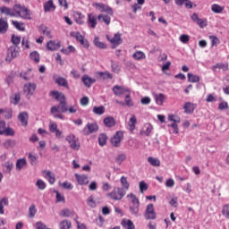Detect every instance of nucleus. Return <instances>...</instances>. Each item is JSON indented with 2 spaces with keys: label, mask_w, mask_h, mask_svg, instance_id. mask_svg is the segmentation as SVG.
Segmentation results:
<instances>
[{
  "label": "nucleus",
  "mask_w": 229,
  "mask_h": 229,
  "mask_svg": "<svg viewBox=\"0 0 229 229\" xmlns=\"http://www.w3.org/2000/svg\"><path fill=\"white\" fill-rule=\"evenodd\" d=\"M65 112H67V105L59 104L57 106H53L50 109L51 115H53L55 119H65V115H64Z\"/></svg>",
  "instance_id": "nucleus-1"
},
{
  "label": "nucleus",
  "mask_w": 229,
  "mask_h": 229,
  "mask_svg": "<svg viewBox=\"0 0 229 229\" xmlns=\"http://www.w3.org/2000/svg\"><path fill=\"white\" fill-rule=\"evenodd\" d=\"M124 196H126V191L119 186L114 187L112 191L106 193V198L113 201H121Z\"/></svg>",
  "instance_id": "nucleus-2"
},
{
  "label": "nucleus",
  "mask_w": 229,
  "mask_h": 229,
  "mask_svg": "<svg viewBox=\"0 0 229 229\" xmlns=\"http://www.w3.org/2000/svg\"><path fill=\"white\" fill-rule=\"evenodd\" d=\"M14 12H16L17 14H19V17H21V19H26L30 21L31 19V13H30V10L26 8L25 6H21V4H15L13 7Z\"/></svg>",
  "instance_id": "nucleus-3"
},
{
  "label": "nucleus",
  "mask_w": 229,
  "mask_h": 229,
  "mask_svg": "<svg viewBox=\"0 0 229 229\" xmlns=\"http://www.w3.org/2000/svg\"><path fill=\"white\" fill-rule=\"evenodd\" d=\"M106 38L110 42V44H112L113 49H115L117 46H121V44H123V38H121V35L119 33L107 35Z\"/></svg>",
  "instance_id": "nucleus-4"
},
{
  "label": "nucleus",
  "mask_w": 229,
  "mask_h": 229,
  "mask_svg": "<svg viewBox=\"0 0 229 229\" xmlns=\"http://www.w3.org/2000/svg\"><path fill=\"white\" fill-rule=\"evenodd\" d=\"M145 219H157V211H155V205L148 204L146 207L145 213H144Z\"/></svg>",
  "instance_id": "nucleus-5"
},
{
  "label": "nucleus",
  "mask_w": 229,
  "mask_h": 229,
  "mask_svg": "<svg viewBox=\"0 0 229 229\" xmlns=\"http://www.w3.org/2000/svg\"><path fill=\"white\" fill-rule=\"evenodd\" d=\"M93 6L96 8V10H98V12L108 13V15H114V10H112L110 6L105 4L94 3Z\"/></svg>",
  "instance_id": "nucleus-6"
},
{
  "label": "nucleus",
  "mask_w": 229,
  "mask_h": 229,
  "mask_svg": "<svg viewBox=\"0 0 229 229\" xmlns=\"http://www.w3.org/2000/svg\"><path fill=\"white\" fill-rule=\"evenodd\" d=\"M70 37L76 38L77 42H80V44L84 47H89V41H87V39H85V38L82 35H81L80 32L72 31L70 33Z\"/></svg>",
  "instance_id": "nucleus-7"
},
{
  "label": "nucleus",
  "mask_w": 229,
  "mask_h": 229,
  "mask_svg": "<svg viewBox=\"0 0 229 229\" xmlns=\"http://www.w3.org/2000/svg\"><path fill=\"white\" fill-rule=\"evenodd\" d=\"M67 142L70 144V147L72 149H80V141L78 140V138L74 136V134H70L66 137Z\"/></svg>",
  "instance_id": "nucleus-8"
},
{
  "label": "nucleus",
  "mask_w": 229,
  "mask_h": 229,
  "mask_svg": "<svg viewBox=\"0 0 229 229\" xmlns=\"http://www.w3.org/2000/svg\"><path fill=\"white\" fill-rule=\"evenodd\" d=\"M123 137H124V133L123 131H116L114 136L111 139L112 146H114V148H119L121 144V140H123Z\"/></svg>",
  "instance_id": "nucleus-9"
},
{
  "label": "nucleus",
  "mask_w": 229,
  "mask_h": 229,
  "mask_svg": "<svg viewBox=\"0 0 229 229\" xmlns=\"http://www.w3.org/2000/svg\"><path fill=\"white\" fill-rule=\"evenodd\" d=\"M48 128L49 131H51V133H55L57 139H62V131L58 129V124L55 122H50Z\"/></svg>",
  "instance_id": "nucleus-10"
},
{
  "label": "nucleus",
  "mask_w": 229,
  "mask_h": 229,
  "mask_svg": "<svg viewBox=\"0 0 229 229\" xmlns=\"http://www.w3.org/2000/svg\"><path fill=\"white\" fill-rule=\"evenodd\" d=\"M50 96L55 98L56 101H59V105H67V102H65V95L64 93L58 91H51Z\"/></svg>",
  "instance_id": "nucleus-11"
},
{
  "label": "nucleus",
  "mask_w": 229,
  "mask_h": 229,
  "mask_svg": "<svg viewBox=\"0 0 229 229\" xmlns=\"http://www.w3.org/2000/svg\"><path fill=\"white\" fill-rule=\"evenodd\" d=\"M99 130V126H98L97 123H88L84 128V134L90 135V133H95Z\"/></svg>",
  "instance_id": "nucleus-12"
},
{
  "label": "nucleus",
  "mask_w": 229,
  "mask_h": 229,
  "mask_svg": "<svg viewBox=\"0 0 229 229\" xmlns=\"http://www.w3.org/2000/svg\"><path fill=\"white\" fill-rule=\"evenodd\" d=\"M113 92L115 96H126L130 92V89L124 86H114Z\"/></svg>",
  "instance_id": "nucleus-13"
},
{
  "label": "nucleus",
  "mask_w": 229,
  "mask_h": 229,
  "mask_svg": "<svg viewBox=\"0 0 229 229\" xmlns=\"http://www.w3.org/2000/svg\"><path fill=\"white\" fill-rule=\"evenodd\" d=\"M17 56H19V51L15 47H11L7 50L5 60L6 62H11L13 60V58H17Z\"/></svg>",
  "instance_id": "nucleus-14"
},
{
  "label": "nucleus",
  "mask_w": 229,
  "mask_h": 229,
  "mask_svg": "<svg viewBox=\"0 0 229 229\" xmlns=\"http://www.w3.org/2000/svg\"><path fill=\"white\" fill-rule=\"evenodd\" d=\"M191 21L196 22L200 28H205L207 26V19H200L196 13L191 15Z\"/></svg>",
  "instance_id": "nucleus-15"
},
{
  "label": "nucleus",
  "mask_w": 229,
  "mask_h": 229,
  "mask_svg": "<svg viewBox=\"0 0 229 229\" xmlns=\"http://www.w3.org/2000/svg\"><path fill=\"white\" fill-rule=\"evenodd\" d=\"M37 89V84L35 83H27L23 87V92L27 94L28 96H33V93Z\"/></svg>",
  "instance_id": "nucleus-16"
},
{
  "label": "nucleus",
  "mask_w": 229,
  "mask_h": 229,
  "mask_svg": "<svg viewBox=\"0 0 229 229\" xmlns=\"http://www.w3.org/2000/svg\"><path fill=\"white\" fill-rule=\"evenodd\" d=\"M154 99L159 106H162L164 103L167 100V96L163 93H157L154 95Z\"/></svg>",
  "instance_id": "nucleus-17"
},
{
  "label": "nucleus",
  "mask_w": 229,
  "mask_h": 229,
  "mask_svg": "<svg viewBox=\"0 0 229 229\" xmlns=\"http://www.w3.org/2000/svg\"><path fill=\"white\" fill-rule=\"evenodd\" d=\"M98 16L94 13H89L88 14V24L89 26V28H92L94 30V28H96V26H98Z\"/></svg>",
  "instance_id": "nucleus-18"
},
{
  "label": "nucleus",
  "mask_w": 229,
  "mask_h": 229,
  "mask_svg": "<svg viewBox=\"0 0 229 229\" xmlns=\"http://www.w3.org/2000/svg\"><path fill=\"white\" fill-rule=\"evenodd\" d=\"M127 124L129 131H131V133H133L137 124V116H135V114H131Z\"/></svg>",
  "instance_id": "nucleus-19"
},
{
  "label": "nucleus",
  "mask_w": 229,
  "mask_h": 229,
  "mask_svg": "<svg viewBox=\"0 0 229 229\" xmlns=\"http://www.w3.org/2000/svg\"><path fill=\"white\" fill-rule=\"evenodd\" d=\"M75 178L79 185H89V176L85 174H75Z\"/></svg>",
  "instance_id": "nucleus-20"
},
{
  "label": "nucleus",
  "mask_w": 229,
  "mask_h": 229,
  "mask_svg": "<svg viewBox=\"0 0 229 229\" xmlns=\"http://www.w3.org/2000/svg\"><path fill=\"white\" fill-rule=\"evenodd\" d=\"M183 110L185 114H192L196 110V104L191 102H186L183 105Z\"/></svg>",
  "instance_id": "nucleus-21"
},
{
  "label": "nucleus",
  "mask_w": 229,
  "mask_h": 229,
  "mask_svg": "<svg viewBox=\"0 0 229 229\" xmlns=\"http://www.w3.org/2000/svg\"><path fill=\"white\" fill-rule=\"evenodd\" d=\"M112 17V15L110 14H98V19L100 22H105L106 24V26H108L112 21V19L110 18Z\"/></svg>",
  "instance_id": "nucleus-22"
},
{
  "label": "nucleus",
  "mask_w": 229,
  "mask_h": 229,
  "mask_svg": "<svg viewBox=\"0 0 229 229\" xmlns=\"http://www.w3.org/2000/svg\"><path fill=\"white\" fill-rule=\"evenodd\" d=\"M121 225L123 226V228H126V229H135V225L133 224V222L130 219H126L123 218L121 222Z\"/></svg>",
  "instance_id": "nucleus-23"
},
{
  "label": "nucleus",
  "mask_w": 229,
  "mask_h": 229,
  "mask_svg": "<svg viewBox=\"0 0 229 229\" xmlns=\"http://www.w3.org/2000/svg\"><path fill=\"white\" fill-rule=\"evenodd\" d=\"M73 19L77 24H83L85 22V15L81 14V13L75 12Z\"/></svg>",
  "instance_id": "nucleus-24"
},
{
  "label": "nucleus",
  "mask_w": 229,
  "mask_h": 229,
  "mask_svg": "<svg viewBox=\"0 0 229 229\" xmlns=\"http://www.w3.org/2000/svg\"><path fill=\"white\" fill-rule=\"evenodd\" d=\"M47 47L49 51H56V49H60V41H49L47 45Z\"/></svg>",
  "instance_id": "nucleus-25"
},
{
  "label": "nucleus",
  "mask_w": 229,
  "mask_h": 229,
  "mask_svg": "<svg viewBox=\"0 0 229 229\" xmlns=\"http://www.w3.org/2000/svg\"><path fill=\"white\" fill-rule=\"evenodd\" d=\"M0 13H4V15H8L9 17H15V13L6 6H0Z\"/></svg>",
  "instance_id": "nucleus-26"
},
{
  "label": "nucleus",
  "mask_w": 229,
  "mask_h": 229,
  "mask_svg": "<svg viewBox=\"0 0 229 229\" xmlns=\"http://www.w3.org/2000/svg\"><path fill=\"white\" fill-rule=\"evenodd\" d=\"M81 81L84 83L85 87L89 88L92 83H96V80L89 77V75H84L81 78Z\"/></svg>",
  "instance_id": "nucleus-27"
},
{
  "label": "nucleus",
  "mask_w": 229,
  "mask_h": 229,
  "mask_svg": "<svg viewBox=\"0 0 229 229\" xmlns=\"http://www.w3.org/2000/svg\"><path fill=\"white\" fill-rule=\"evenodd\" d=\"M56 6L53 3V0H48L47 3L44 4V10L45 12H55Z\"/></svg>",
  "instance_id": "nucleus-28"
},
{
  "label": "nucleus",
  "mask_w": 229,
  "mask_h": 229,
  "mask_svg": "<svg viewBox=\"0 0 229 229\" xmlns=\"http://www.w3.org/2000/svg\"><path fill=\"white\" fill-rule=\"evenodd\" d=\"M43 174H45V178L48 180L49 183L53 185L55 182H56V179L55 178V174L51 173L50 171H44Z\"/></svg>",
  "instance_id": "nucleus-29"
},
{
  "label": "nucleus",
  "mask_w": 229,
  "mask_h": 229,
  "mask_svg": "<svg viewBox=\"0 0 229 229\" xmlns=\"http://www.w3.org/2000/svg\"><path fill=\"white\" fill-rule=\"evenodd\" d=\"M18 119L21 126H28V113L22 112L19 114Z\"/></svg>",
  "instance_id": "nucleus-30"
},
{
  "label": "nucleus",
  "mask_w": 229,
  "mask_h": 229,
  "mask_svg": "<svg viewBox=\"0 0 229 229\" xmlns=\"http://www.w3.org/2000/svg\"><path fill=\"white\" fill-rule=\"evenodd\" d=\"M104 124L107 128H112L115 126V119H114L112 116H107L104 119Z\"/></svg>",
  "instance_id": "nucleus-31"
},
{
  "label": "nucleus",
  "mask_w": 229,
  "mask_h": 229,
  "mask_svg": "<svg viewBox=\"0 0 229 229\" xmlns=\"http://www.w3.org/2000/svg\"><path fill=\"white\" fill-rule=\"evenodd\" d=\"M12 24H13V26H14V28H16V30H18L19 31H25V30H26V27H25V25H24V22L13 20V21H12Z\"/></svg>",
  "instance_id": "nucleus-32"
},
{
  "label": "nucleus",
  "mask_w": 229,
  "mask_h": 229,
  "mask_svg": "<svg viewBox=\"0 0 229 229\" xmlns=\"http://www.w3.org/2000/svg\"><path fill=\"white\" fill-rule=\"evenodd\" d=\"M120 183L123 191H128V189H130V182H128V178H126L125 176L121 177Z\"/></svg>",
  "instance_id": "nucleus-33"
},
{
  "label": "nucleus",
  "mask_w": 229,
  "mask_h": 229,
  "mask_svg": "<svg viewBox=\"0 0 229 229\" xmlns=\"http://www.w3.org/2000/svg\"><path fill=\"white\" fill-rule=\"evenodd\" d=\"M8 31V21H4V19H0V33H6Z\"/></svg>",
  "instance_id": "nucleus-34"
},
{
  "label": "nucleus",
  "mask_w": 229,
  "mask_h": 229,
  "mask_svg": "<svg viewBox=\"0 0 229 229\" xmlns=\"http://www.w3.org/2000/svg\"><path fill=\"white\" fill-rule=\"evenodd\" d=\"M72 224L69 220H63L59 223L60 229H71Z\"/></svg>",
  "instance_id": "nucleus-35"
},
{
  "label": "nucleus",
  "mask_w": 229,
  "mask_h": 229,
  "mask_svg": "<svg viewBox=\"0 0 229 229\" xmlns=\"http://www.w3.org/2000/svg\"><path fill=\"white\" fill-rule=\"evenodd\" d=\"M132 58L134 60H145L146 58V54H144V52L142 51H136L133 55H132Z\"/></svg>",
  "instance_id": "nucleus-36"
},
{
  "label": "nucleus",
  "mask_w": 229,
  "mask_h": 229,
  "mask_svg": "<svg viewBox=\"0 0 229 229\" xmlns=\"http://www.w3.org/2000/svg\"><path fill=\"white\" fill-rule=\"evenodd\" d=\"M8 199L7 198H3L0 200V214H4V207H8Z\"/></svg>",
  "instance_id": "nucleus-37"
},
{
  "label": "nucleus",
  "mask_w": 229,
  "mask_h": 229,
  "mask_svg": "<svg viewBox=\"0 0 229 229\" xmlns=\"http://www.w3.org/2000/svg\"><path fill=\"white\" fill-rule=\"evenodd\" d=\"M55 83H58L61 87H65L66 89H69V84L67 83V80L64 77H58L55 80Z\"/></svg>",
  "instance_id": "nucleus-38"
},
{
  "label": "nucleus",
  "mask_w": 229,
  "mask_h": 229,
  "mask_svg": "<svg viewBox=\"0 0 229 229\" xmlns=\"http://www.w3.org/2000/svg\"><path fill=\"white\" fill-rule=\"evenodd\" d=\"M211 10L212 12H214V13H223V11L225 10V7L217 4H214L211 6Z\"/></svg>",
  "instance_id": "nucleus-39"
},
{
  "label": "nucleus",
  "mask_w": 229,
  "mask_h": 229,
  "mask_svg": "<svg viewBox=\"0 0 229 229\" xmlns=\"http://www.w3.org/2000/svg\"><path fill=\"white\" fill-rule=\"evenodd\" d=\"M26 158L18 159L16 162V169H18V171H21L22 167H26Z\"/></svg>",
  "instance_id": "nucleus-40"
},
{
  "label": "nucleus",
  "mask_w": 229,
  "mask_h": 229,
  "mask_svg": "<svg viewBox=\"0 0 229 229\" xmlns=\"http://www.w3.org/2000/svg\"><path fill=\"white\" fill-rule=\"evenodd\" d=\"M72 214L73 212L69 208H64L59 212V216H61V217H71Z\"/></svg>",
  "instance_id": "nucleus-41"
},
{
  "label": "nucleus",
  "mask_w": 229,
  "mask_h": 229,
  "mask_svg": "<svg viewBox=\"0 0 229 229\" xmlns=\"http://www.w3.org/2000/svg\"><path fill=\"white\" fill-rule=\"evenodd\" d=\"M217 69H222V71H228V63L215 64L213 66V71H217Z\"/></svg>",
  "instance_id": "nucleus-42"
},
{
  "label": "nucleus",
  "mask_w": 229,
  "mask_h": 229,
  "mask_svg": "<svg viewBox=\"0 0 229 229\" xmlns=\"http://www.w3.org/2000/svg\"><path fill=\"white\" fill-rule=\"evenodd\" d=\"M148 162L154 167H160V160L158 158L149 157Z\"/></svg>",
  "instance_id": "nucleus-43"
},
{
  "label": "nucleus",
  "mask_w": 229,
  "mask_h": 229,
  "mask_svg": "<svg viewBox=\"0 0 229 229\" xmlns=\"http://www.w3.org/2000/svg\"><path fill=\"white\" fill-rule=\"evenodd\" d=\"M188 81H190V83H199V76L188 73Z\"/></svg>",
  "instance_id": "nucleus-44"
},
{
  "label": "nucleus",
  "mask_w": 229,
  "mask_h": 229,
  "mask_svg": "<svg viewBox=\"0 0 229 229\" xmlns=\"http://www.w3.org/2000/svg\"><path fill=\"white\" fill-rule=\"evenodd\" d=\"M93 114H96L97 115H103V114H105V106H94Z\"/></svg>",
  "instance_id": "nucleus-45"
},
{
  "label": "nucleus",
  "mask_w": 229,
  "mask_h": 229,
  "mask_svg": "<svg viewBox=\"0 0 229 229\" xmlns=\"http://www.w3.org/2000/svg\"><path fill=\"white\" fill-rule=\"evenodd\" d=\"M93 42H94L96 47H99V49H106V44L101 42L99 40V38H95Z\"/></svg>",
  "instance_id": "nucleus-46"
},
{
  "label": "nucleus",
  "mask_w": 229,
  "mask_h": 229,
  "mask_svg": "<svg viewBox=\"0 0 229 229\" xmlns=\"http://www.w3.org/2000/svg\"><path fill=\"white\" fill-rule=\"evenodd\" d=\"M128 199L131 201V205L139 204V199L133 193H130L127 195Z\"/></svg>",
  "instance_id": "nucleus-47"
},
{
  "label": "nucleus",
  "mask_w": 229,
  "mask_h": 229,
  "mask_svg": "<svg viewBox=\"0 0 229 229\" xmlns=\"http://www.w3.org/2000/svg\"><path fill=\"white\" fill-rule=\"evenodd\" d=\"M30 60H33L34 62H36V64H38V62H40V55L38 52H32L30 55Z\"/></svg>",
  "instance_id": "nucleus-48"
},
{
  "label": "nucleus",
  "mask_w": 229,
  "mask_h": 229,
  "mask_svg": "<svg viewBox=\"0 0 229 229\" xmlns=\"http://www.w3.org/2000/svg\"><path fill=\"white\" fill-rule=\"evenodd\" d=\"M74 51H76V48L72 46H69L67 48H63L61 50L64 55H71V53H74Z\"/></svg>",
  "instance_id": "nucleus-49"
},
{
  "label": "nucleus",
  "mask_w": 229,
  "mask_h": 229,
  "mask_svg": "<svg viewBox=\"0 0 229 229\" xmlns=\"http://www.w3.org/2000/svg\"><path fill=\"white\" fill-rule=\"evenodd\" d=\"M222 214L226 219H229V204H225L223 206Z\"/></svg>",
  "instance_id": "nucleus-50"
},
{
  "label": "nucleus",
  "mask_w": 229,
  "mask_h": 229,
  "mask_svg": "<svg viewBox=\"0 0 229 229\" xmlns=\"http://www.w3.org/2000/svg\"><path fill=\"white\" fill-rule=\"evenodd\" d=\"M107 137L106 134H100L98 137V144L99 146H105V144H106V140H107Z\"/></svg>",
  "instance_id": "nucleus-51"
},
{
  "label": "nucleus",
  "mask_w": 229,
  "mask_h": 229,
  "mask_svg": "<svg viewBox=\"0 0 229 229\" xmlns=\"http://www.w3.org/2000/svg\"><path fill=\"white\" fill-rule=\"evenodd\" d=\"M179 40L182 44H189V40H191V36L187 35V34H182V35L180 36Z\"/></svg>",
  "instance_id": "nucleus-52"
},
{
  "label": "nucleus",
  "mask_w": 229,
  "mask_h": 229,
  "mask_svg": "<svg viewBox=\"0 0 229 229\" xmlns=\"http://www.w3.org/2000/svg\"><path fill=\"white\" fill-rule=\"evenodd\" d=\"M168 121L174 123V124H178L180 123V118L175 114H169Z\"/></svg>",
  "instance_id": "nucleus-53"
},
{
  "label": "nucleus",
  "mask_w": 229,
  "mask_h": 229,
  "mask_svg": "<svg viewBox=\"0 0 229 229\" xmlns=\"http://www.w3.org/2000/svg\"><path fill=\"white\" fill-rule=\"evenodd\" d=\"M3 135H6L7 137L11 136L13 137V135H15V131H13V129L7 127L4 129Z\"/></svg>",
  "instance_id": "nucleus-54"
},
{
  "label": "nucleus",
  "mask_w": 229,
  "mask_h": 229,
  "mask_svg": "<svg viewBox=\"0 0 229 229\" xmlns=\"http://www.w3.org/2000/svg\"><path fill=\"white\" fill-rule=\"evenodd\" d=\"M139 204H130V210L131 214H139Z\"/></svg>",
  "instance_id": "nucleus-55"
},
{
  "label": "nucleus",
  "mask_w": 229,
  "mask_h": 229,
  "mask_svg": "<svg viewBox=\"0 0 229 229\" xmlns=\"http://www.w3.org/2000/svg\"><path fill=\"white\" fill-rule=\"evenodd\" d=\"M125 105L126 106H133V100L130 98V91L125 95Z\"/></svg>",
  "instance_id": "nucleus-56"
},
{
  "label": "nucleus",
  "mask_w": 229,
  "mask_h": 229,
  "mask_svg": "<svg viewBox=\"0 0 229 229\" xmlns=\"http://www.w3.org/2000/svg\"><path fill=\"white\" fill-rule=\"evenodd\" d=\"M30 74H31V70H28L27 72H22L20 74V76H21V78H23V80L28 81V80H30Z\"/></svg>",
  "instance_id": "nucleus-57"
},
{
  "label": "nucleus",
  "mask_w": 229,
  "mask_h": 229,
  "mask_svg": "<svg viewBox=\"0 0 229 229\" xmlns=\"http://www.w3.org/2000/svg\"><path fill=\"white\" fill-rule=\"evenodd\" d=\"M19 101H21V94L16 93V94H14V97L13 98L12 104L18 105Z\"/></svg>",
  "instance_id": "nucleus-58"
},
{
  "label": "nucleus",
  "mask_w": 229,
  "mask_h": 229,
  "mask_svg": "<svg viewBox=\"0 0 229 229\" xmlns=\"http://www.w3.org/2000/svg\"><path fill=\"white\" fill-rule=\"evenodd\" d=\"M12 42L14 46H19L21 44V37L13 35L12 37Z\"/></svg>",
  "instance_id": "nucleus-59"
},
{
  "label": "nucleus",
  "mask_w": 229,
  "mask_h": 229,
  "mask_svg": "<svg viewBox=\"0 0 229 229\" xmlns=\"http://www.w3.org/2000/svg\"><path fill=\"white\" fill-rule=\"evenodd\" d=\"M124 160H126V156H124L123 154H121L119 155L116 159H115V162L116 164H123V162H124Z\"/></svg>",
  "instance_id": "nucleus-60"
},
{
  "label": "nucleus",
  "mask_w": 229,
  "mask_h": 229,
  "mask_svg": "<svg viewBox=\"0 0 229 229\" xmlns=\"http://www.w3.org/2000/svg\"><path fill=\"white\" fill-rule=\"evenodd\" d=\"M209 38L211 39V46H217L219 44V38L216 36H209Z\"/></svg>",
  "instance_id": "nucleus-61"
},
{
  "label": "nucleus",
  "mask_w": 229,
  "mask_h": 229,
  "mask_svg": "<svg viewBox=\"0 0 229 229\" xmlns=\"http://www.w3.org/2000/svg\"><path fill=\"white\" fill-rule=\"evenodd\" d=\"M63 189H68L69 191L72 190V183L69 182H64L62 184H60Z\"/></svg>",
  "instance_id": "nucleus-62"
},
{
  "label": "nucleus",
  "mask_w": 229,
  "mask_h": 229,
  "mask_svg": "<svg viewBox=\"0 0 229 229\" xmlns=\"http://www.w3.org/2000/svg\"><path fill=\"white\" fill-rule=\"evenodd\" d=\"M140 192H144V191H148V184L145 183L144 181H141L140 182Z\"/></svg>",
  "instance_id": "nucleus-63"
},
{
  "label": "nucleus",
  "mask_w": 229,
  "mask_h": 229,
  "mask_svg": "<svg viewBox=\"0 0 229 229\" xmlns=\"http://www.w3.org/2000/svg\"><path fill=\"white\" fill-rule=\"evenodd\" d=\"M220 110H228V102H221L218 106Z\"/></svg>",
  "instance_id": "nucleus-64"
}]
</instances>
